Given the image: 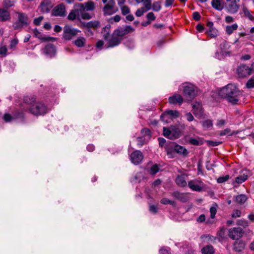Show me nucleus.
<instances>
[{
	"label": "nucleus",
	"instance_id": "obj_6",
	"mask_svg": "<svg viewBox=\"0 0 254 254\" xmlns=\"http://www.w3.org/2000/svg\"><path fill=\"white\" fill-rule=\"evenodd\" d=\"M197 94V88L192 84L184 87V95L189 101H191Z\"/></svg>",
	"mask_w": 254,
	"mask_h": 254
},
{
	"label": "nucleus",
	"instance_id": "obj_47",
	"mask_svg": "<svg viewBox=\"0 0 254 254\" xmlns=\"http://www.w3.org/2000/svg\"><path fill=\"white\" fill-rule=\"evenodd\" d=\"M14 3V0H3V6L4 7V8H8L12 6Z\"/></svg>",
	"mask_w": 254,
	"mask_h": 254
},
{
	"label": "nucleus",
	"instance_id": "obj_62",
	"mask_svg": "<svg viewBox=\"0 0 254 254\" xmlns=\"http://www.w3.org/2000/svg\"><path fill=\"white\" fill-rule=\"evenodd\" d=\"M146 18H147V19L148 20H149L150 21H154L156 19V17L154 15V14L152 12H149L147 15H146Z\"/></svg>",
	"mask_w": 254,
	"mask_h": 254
},
{
	"label": "nucleus",
	"instance_id": "obj_22",
	"mask_svg": "<svg viewBox=\"0 0 254 254\" xmlns=\"http://www.w3.org/2000/svg\"><path fill=\"white\" fill-rule=\"evenodd\" d=\"M192 111L194 115H201L203 113V108L201 104L196 102L192 105Z\"/></svg>",
	"mask_w": 254,
	"mask_h": 254
},
{
	"label": "nucleus",
	"instance_id": "obj_50",
	"mask_svg": "<svg viewBox=\"0 0 254 254\" xmlns=\"http://www.w3.org/2000/svg\"><path fill=\"white\" fill-rule=\"evenodd\" d=\"M207 144L209 146H216L222 143V141H214L212 140H206Z\"/></svg>",
	"mask_w": 254,
	"mask_h": 254
},
{
	"label": "nucleus",
	"instance_id": "obj_32",
	"mask_svg": "<svg viewBox=\"0 0 254 254\" xmlns=\"http://www.w3.org/2000/svg\"><path fill=\"white\" fill-rule=\"evenodd\" d=\"M222 0H212V6L216 10L221 11L223 9V5L221 4Z\"/></svg>",
	"mask_w": 254,
	"mask_h": 254
},
{
	"label": "nucleus",
	"instance_id": "obj_23",
	"mask_svg": "<svg viewBox=\"0 0 254 254\" xmlns=\"http://www.w3.org/2000/svg\"><path fill=\"white\" fill-rule=\"evenodd\" d=\"M86 42V40L85 38L79 36L75 40L72 42V44L78 48H82L85 46Z\"/></svg>",
	"mask_w": 254,
	"mask_h": 254
},
{
	"label": "nucleus",
	"instance_id": "obj_46",
	"mask_svg": "<svg viewBox=\"0 0 254 254\" xmlns=\"http://www.w3.org/2000/svg\"><path fill=\"white\" fill-rule=\"evenodd\" d=\"M153 10L158 12L161 9V5L160 1H155L153 2L152 7Z\"/></svg>",
	"mask_w": 254,
	"mask_h": 254
},
{
	"label": "nucleus",
	"instance_id": "obj_45",
	"mask_svg": "<svg viewBox=\"0 0 254 254\" xmlns=\"http://www.w3.org/2000/svg\"><path fill=\"white\" fill-rule=\"evenodd\" d=\"M85 10H93L95 8L94 3L92 1H89L85 3Z\"/></svg>",
	"mask_w": 254,
	"mask_h": 254
},
{
	"label": "nucleus",
	"instance_id": "obj_33",
	"mask_svg": "<svg viewBox=\"0 0 254 254\" xmlns=\"http://www.w3.org/2000/svg\"><path fill=\"white\" fill-rule=\"evenodd\" d=\"M238 25L237 23H234L231 25H227L225 28V31L227 34L230 35L233 32L238 29Z\"/></svg>",
	"mask_w": 254,
	"mask_h": 254
},
{
	"label": "nucleus",
	"instance_id": "obj_11",
	"mask_svg": "<svg viewBox=\"0 0 254 254\" xmlns=\"http://www.w3.org/2000/svg\"><path fill=\"white\" fill-rule=\"evenodd\" d=\"M51 15L55 16H65L66 11L64 4L61 3L56 6L52 10Z\"/></svg>",
	"mask_w": 254,
	"mask_h": 254
},
{
	"label": "nucleus",
	"instance_id": "obj_57",
	"mask_svg": "<svg viewBox=\"0 0 254 254\" xmlns=\"http://www.w3.org/2000/svg\"><path fill=\"white\" fill-rule=\"evenodd\" d=\"M143 1L144 5L145 7L146 8V9L145 10H146V11L151 9L152 4L150 0H145L144 1L143 0Z\"/></svg>",
	"mask_w": 254,
	"mask_h": 254
},
{
	"label": "nucleus",
	"instance_id": "obj_35",
	"mask_svg": "<svg viewBox=\"0 0 254 254\" xmlns=\"http://www.w3.org/2000/svg\"><path fill=\"white\" fill-rule=\"evenodd\" d=\"M166 112L168 116L170 117V119H172V118H176L178 117L179 115V112L176 110H170L166 111Z\"/></svg>",
	"mask_w": 254,
	"mask_h": 254
},
{
	"label": "nucleus",
	"instance_id": "obj_24",
	"mask_svg": "<svg viewBox=\"0 0 254 254\" xmlns=\"http://www.w3.org/2000/svg\"><path fill=\"white\" fill-rule=\"evenodd\" d=\"M245 247V243L242 240L236 241L234 244V250L237 252L242 251Z\"/></svg>",
	"mask_w": 254,
	"mask_h": 254
},
{
	"label": "nucleus",
	"instance_id": "obj_14",
	"mask_svg": "<svg viewBox=\"0 0 254 254\" xmlns=\"http://www.w3.org/2000/svg\"><path fill=\"white\" fill-rule=\"evenodd\" d=\"M44 54L51 58L55 56L56 54V46L53 44H48L43 49Z\"/></svg>",
	"mask_w": 254,
	"mask_h": 254
},
{
	"label": "nucleus",
	"instance_id": "obj_44",
	"mask_svg": "<svg viewBox=\"0 0 254 254\" xmlns=\"http://www.w3.org/2000/svg\"><path fill=\"white\" fill-rule=\"evenodd\" d=\"M206 33L211 37L214 38L217 36V30L214 28L209 29V30L207 31Z\"/></svg>",
	"mask_w": 254,
	"mask_h": 254
},
{
	"label": "nucleus",
	"instance_id": "obj_41",
	"mask_svg": "<svg viewBox=\"0 0 254 254\" xmlns=\"http://www.w3.org/2000/svg\"><path fill=\"white\" fill-rule=\"evenodd\" d=\"M248 179V176L245 175H240L238 176L235 179V182L237 184H242L244 182Z\"/></svg>",
	"mask_w": 254,
	"mask_h": 254
},
{
	"label": "nucleus",
	"instance_id": "obj_56",
	"mask_svg": "<svg viewBox=\"0 0 254 254\" xmlns=\"http://www.w3.org/2000/svg\"><path fill=\"white\" fill-rule=\"evenodd\" d=\"M146 10L143 7H141L137 9L135 12V15L137 17L141 16Z\"/></svg>",
	"mask_w": 254,
	"mask_h": 254
},
{
	"label": "nucleus",
	"instance_id": "obj_37",
	"mask_svg": "<svg viewBox=\"0 0 254 254\" xmlns=\"http://www.w3.org/2000/svg\"><path fill=\"white\" fill-rule=\"evenodd\" d=\"M159 165L157 164H155L150 168L149 170V173L151 175H155L157 173H158L159 171Z\"/></svg>",
	"mask_w": 254,
	"mask_h": 254
},
{
	"label": "nucleus",
	"instance_id": "obj_12",
	"mask_svg": "<svg viewBox=\"0 0 254 254\" xmlns=\"http://www.w3.org/2000/svg\"><path fill=\"white\" fill-rule=\"evenodd\" d=\"M243 230L240 227L233 228L229 231L228 235L233 240H238L241 238L244 234Z\"/></svg>",
	"mask_w": 254,
	"mask_h": 254
},
{
	"label": "nucleus",
	"instance_id": "obj_40",
	"mask_svg": "<svg viewBox=\"0 0 254 254\" xmlns=\"http://www.w3.org/2000/svg\"><path fill=\"white\" fill-rule=\"evenodd\" d=\"M243 11L245 16L248 17L250 20L253 21L254 20V16L251 14L250 11L247 7L244 6Z\"/></svg>",
	"mask_w": 254,
	"mask_h": 254
},
{
	"label": "nucleus",
	"instance_id": "obj_61",
	"mask_svg": "<svg viewBox=\"0 0 254 254\" xmlns=\"http://www.w3.org/2000/svg\"><path fill=\"white\" fill-rule=\"evenodd\" d=\"M13 117L11 116L9 114L6 113L3 116V120L5 122H9L11 121V120L13 119Z\"/></svg>",
	"mask_w": 254,
	"mask_h": 254
},
{
	"label": "nucleus",
	"instance_id": "obj_64",
	"mask_svg": "<svg viewBox=\"0 0 254 254\" xmlns=\"http://www.w3.org/2000/svg\"><path fill=\"white\" fill-rule=\"evenodd\" d=\"M18 42V41L17 39H13L10 42V45H9V48L10 49H13L15 48L16 45H17Z\"/></svg>",
	"mask_w": 254,
	"mask_h": 254
},
{
	"label": "nucleus",
	"instance_id": "obj_51",
	"mask_svg": "<svg viewBox=\"0 0 254 254\" xmlns=\"http://www.w3.org/2000/svg\"><path fill=\"white\" fill-rule=\"evenodd\" d=\"M230 178L229 175H226L223 177H220L217 179V182L221 184L227 181Z\"/></svg>",
	"mask_w": 254,
	"mask_h": 254
},
{
	"label": "nucleus",
	"instance_id": "obj_48",
	"mask_svg": "<svg viewBox=\"0 0 254 254\" xmlns=\"http://www.w3.org/2000/svg\"><path fill=\"white\" fill-rule=\"evenodd\" d=\"M246 87L248 89L254 88V75L247 81Z\"/></svg>",
	"mask_w": 254,
	"mask_h": 254
},
{
	"label": "nucleus",
	"instance_id": "obj_26",
	"mask_svg": "<svg viewBox=\"0 0 254 254\" xmlns=\"http://www.w3.org/2000/svg\"><path fill=\"white\" fill-rule=\"evenodd\" d=\"M9 12L3 8H0V20L1 21H5L10 19Z\"/></svg>",
	"mask_w": 254,
	"mask_h": 254
},
{
	"label": "nucleus",
	"instance_id": "obj_10",
	"mask_svg": "<svg viewBox=\"0 0 254 254\" xmlns=\"http://www.w3.org/2000/svg\"><path fill=\"white\" fill-rule=\"evenodd\" d=\"M205 186L200 180L195 179L188 182V187L193 191L200 192L203 190Z\"/></svg>",
	"mask_w": 254,
	"mask_h": 254
},
{
	"label": "nucleus",
	"instance_id": "obj_29",
	"mask_svg": "<svg viewBox=\"0 0 254 254\" xmlns=\"http://www.w3.org/2000/svg\"><path fill=\"white\" fill-rule=\"evenodd\" d=\"M202 254H214L215 250L212 245H207L201 250Z\"/></svg>",
	"mask_w": 254,
	"mask_h": 254
},
{
	"label": "nucleus",
	"instance_id": "obj_4",
	"mask_svg": "<svg viewBox=\"0 0 254 254\" xmlns=\"http://www.w3.org/2000/svg\"><path fill=\"white\" fill-rule=\"evenodd\" d=\"M47 106L42 102H36L29 108V112L32 114L38 116L44 115L47 113Z\"/></svg>",
	"mask_w": 254,
	"mask_h": 254
},
{
	"label": "nucleus",
	"instance_id": "obj_7",
	"mask_svg": "<svg viewBox=\"0 0 254 254\" xmlns=\"http://www.w3.org/2000/svg\"><path fill=\"white\" fill-rule=\"evenodd\" d=\"M254 72V62L249 67L246 64H241L237 68V73L239 77H245Z\"/></svg>",
	"mask_w": 254,
	"mask_h": 254
},
{
	"label": "nucleus",
	"instance_id": "obj_9",
	"mask_svg": "<svg viewBox=\"0 0 254 254\" xmlns=\"http://www.w3.org/2000/svg\"><path fill=\"white\" fill-rule=\"evenodd\" d=\"M118 10V8L116 7L115 0H109L108 3L103 8L104 16L111 15L117 12Z\"/></svg>",
	"mask_w": 254,
	"mask_h": 254
},
{
	"label": "nucleus",
	"instance_id": "obj_25",
	"mask_svg": "<svg viewBox=\"0 0 254 254\" xmlns=\"http://www.w3.org/2000/svg\"><path fill=\"white\" fill-rule=\"evenodd\" d=\"M111 25L110 24H107L105 27H104L101 30V33H105L103 34V38L105 40L109 41V39L110 37V32L111 29Z\"/></svg>",
	"mask_w": 254,
	"mask_h": 254
},
{
	"label": "nucleus",
	"instance_id": "obj_38",
	"mask_svg": "<svg viewBox=\"0 0 254 254\" xmlns=\"http://www.w3.org/2000/svg\"><path fill=\"white\" fill-rule=\"evenodd\" d=\"M163 134L166 138H168L171 139V127H170V128H168V127H164L163 128Z\"/></svg>",
	"mask_w": 254,
	"mask_h": 254
},
{
	"label": "nucleus",
	"instance_id": "obj_42",
	"mask_svg": "<svg viewBox=\"0 0 254 254\" xmlns=\"http://www.w3.org/2000/svg\"><path fill=\"white\" fill-rule=\"evenodd\" d=\"M13 118L15 119L23 120L24 118V114L22 111H16L13 114Z\"/></svg>",
	"mask_w": 254,
	"mask_h": 254
},
{
	"label": "nucleus",
	"instance_id": "obj_16",
	"mask_svg": "<svg viewBox=\"0 0 254 254\" xmlns=\"http://www.w3.org/2000/svg\"><path fill=\"white\" fill-rule=\"evenodd\" d=\"M240 0H233L226 7L227 11L231 14H235L237 13L239 8Z\"/></svg>",
	"mask_w": 254,
	"mask_h": 254
},
{
	"label": "nucleus",
	"instance_id": "obj_55",
	"mask_svg": "<svg viewBox=\"0 0 254 254\" xmlns=\"http://www.w3.org/2000/svg\"><path fill=\"white\" fill-rule=\"evenodd\" d=\"M160 119L164 122L168 123V120L170 119V118H169V116L165 111L161 114L160 116Z\"/></svg>",
	"mask_w": 254,
	"mask_h": 254
},
{
	"label": "nucleus",
	"instance_id": "obj_2",
	"mask_svg": "<svg viewBox=\"0 0 254 254\" xmlns=\"http://www.w3.org/2000/svg\"><path fill=\"white\" fill-rule=\"evenodd\" d=\"M219 94L222 98L232 105L238 104L239 99L242 96V92L236 85L232 83L222 88Z\"/></svg>",
	"mask_w": 254,
	"mask_h": 254
},
{
	"label": "nucleus",
	"instance_id": "obj_1",
	"mask_svg": "<svg viewBox=\"0 0 254 254\" xmlns=\"http://www.w3.org/2000/svg\"><path fill=\"white\" fill-rule=\"evenodd\" d=\"M134 31L130 25L119 26L115 29L107 43V48H113L120 45L127 35Z\"/></svg>",
	"mask_w": 254,
	"mask_h": 254
},
{
	"label": "nucleus",
	"instance_id": "obj_60",
	"mask_svg": "<svg viewBox=\"0 0 254 254\" xmlns=\"http://www.w3.org/2000/svg\"><path fill=\"white\" fill-rule=\"evenodd\" d=\"M7 48L5 46L0 47V55L2 57H5L7 54Z\"/></svg>",
	"mask_w": 254,
	"mask_h": 254
},
{
	"label": "nucleus",
	"instance_id": "obj_39",
	"mask_svg": "<svg viewBox=\"0 0 254 254\" xmlns=\"http://www.w3.org/2000/svg\"><path fill=\"white\" fill-rule=\"evenodd\" d=\"M218 205L216 203H214L212 206L210 208V217L211 218H214L217 212V207Z\"/></svg>",
	"mask_w": 254,
	"mask_h": 254
},
{
	"label": "nucleus",
	"instance_id": "obj_13",
	"mask_svg": "<svg viewBox=\"0 0 254 254\" xmlns=\"http://www.w3.org/2000/svg\"><path fill=\"white\" fill-rule=\"evenodd\" d=\"M143 158L142 153L139 150H135L130 155V159L131 162L135 165L140 163Z\"/></svg>",
	"mask_w": 254,
	"mask_h": 254
},
{
	"label": "nucleus",
	"instance_id": "obj_18",
	"mask_svg": "<svg viewBox=\"0 0 254 254\" xmlns=\"http://www.w3.org/2000/svg\"><path fill=\"white\" fill-rule=\"evenodd\" d=\"M36 98L34 96H27L24 97V104H25L26 107H24V109L25 111H29V108L32 107V106L34 105L36 103Z\"/></svg>",
	"mask_w": 254,
	"mask_h": 254
},
{
	"label": "nucleus",
	"instance_id": "obj_49",
	"mask_svg": "<svg viewBox=\"0 0 254 254\" xmlns=\"http://www.w3.org/2000/svg\"><path fill=\"white\" fill-rule=\"evenodd\" d=\"M141 133L144 136H147L149 138L151 137V130L148 128H143L141 130Z\"/></svg>",
	"mask_w": 254,
	"mask_h": 254
},
{
	"label": "nucleus",
	"instance_id": "obj_54",
	"mask_svg": "<svg viewBox=\"0 0 254 254\" xmlns=\"http://www.w3.org/2000/svg\"><path fill=\"white\" fill-rule=\"evenodd\" d=\"M76 14L74 10H71L68 15L67 16V19L70 20H74L76 19Z\"/></svg>",
	"mask_w": 254,
	"mask_h": 254
},
{
	"label": "nucleus",
	"instance_id": "obj_20",
	"mask_svg": "<svg viewBox=\"0 0 254 254\" xmlns=\"http://www.w3.org/2000/svg\"><path fill=\"white\" fill-rule=\"evenodd\" d=\"M183 102V97L179 94H175L169 98V102L172 104H181Z\"/></svg>",
	"mask_w": 254,
	"mask_h": 254
},
{
	"label": "nucleus",
	"instance_id": "obj_19",
	"mask_svg": "<svg viewBox=\"0 0 254 254\" xmlns=\"http://www.w3.org/2000/svg\"><path fill=\"white\" fill-rule=\"evenodd\" d=\"M172 195L176 199L184 203L189 200V197L186 194L181 193L178 191L173 192Z\"/></svg>",
	"mask_w": 254,
	"mask_h": 254
},
{
	"label": "nucleus",
	"instance_id": "obj_36",
	"mask_svg": "<svg viewBox=\"0 0 254 254\" xmlns=\"http://www.w3.org/2000/svg\"><path fill=\"white\" fill-rule=\"evenodd\" d=\"M203 128L206 129L212 127V121L210 120H206L201 122Z\"/></svg>",
	"mask_w": 254,
	"mask_h": 254
},
{
	"label": "nucleus",
	"instance_id": "obj_43",
	"mask_svg": "<svg viewBox=\"0 0 254 254\" xmlns=\"http://www.w3.org/2000/svg\"><path fill=\"white\" fill-rule=\"evenodd\" d=\"M121 19V17L119 15H116L115 16L110 18L108 19V22L110 24H113L114 22H118Z\"/></svg>",
	"mask_w": 254,
	"mask_h": 254
},
{
	"label": "nucleus",
	"instance_id": "obj_15",
	"mask_svg": "<svg viewBox=\"0 0 254 254\" xmlns=\"http://www.w3.org/2000/svg\"><path fill=\"white\" fill-rule=\"evenodd\" d=\"M176 144L177 143L175 142H169L167 143L164 146L167 155L171 158H173L175 157Z\"/></svg>",
	"mask_w": 254,
	"mask_h": 254
},
{
	"label": "nucleus",
	"instance_id": "obj_3",
	"mask_svg": "<svg viewBox=\"0 0 254 254\" xmlns=\"http://www.w3.org/2000/svg\"><path fill=\"white\" fill-rule=\"evenodd\" d=\"M80 23L81 28L83 29H85L87 31L88 36L94 35L92 29L96 30L101 27L100 22L98 20H92L87 22L80 21Z\"/></svg>",
	"mask_w": 254,
	"mask_h": 254
},
{
	"label": "nucleus",
	"instance_id": "obj_5",
	"mask_svg": "<svg viewBox=\"0 0 254 254\" xmlns=\"http://www.w3.org/2000/svg\"><path fill=\"white\" fill-rule=\"evenodd\" d=\"M80 32L79 30L72 28L70 25H66L64 27L63 39L65 41H70Z\"/></svg>",
	"mask_w": 254,
	"mask_h": 254
},
{
	"label": "nucleus",
	"instance_id": "obj_53",
	"mask_svg": "<svg viewBox=\"0 0 254 254\" xmlns=\"http://www.w3.org/2000/svg\"><path fill=\"white\" fill-rule=\"evenodd\" d=\"M170 248L168 247L162 248L159 250V254H171Z\"/></svg>",
	"mask_w": 254,
	"mask_h": 254
},
{
	"label": "nucleus",
	"instance_id": "obj_52",
	"mask_svg": "<svg viewBox=\"0 0 254 254\" xmlns=\"http://www.w3.org/2000/svg\"><path fill=\"white\" fill-rule=\"evenodd\" d=\"M122 13L123 15H126L130 13V11L129 7L127 5H124L121 7Z\"/></svg>",
	"mask_w": 254,
	"mask_h": 254
},
{
	"label": "nucleus",
	"instance_id": "obj_27",
	"mask_svg": "<svg viewBox=\"0 0 254 254\" xmlns=\"http://www.w3.org/2000/svg\"><path fill=\"white\" fill-rule=\"evenodd\" d=\"M176 153L182 155L185 157L187 156L189 154V152L186 148L178 144L176 145Z\"/></svg>",
	"mask_w": 254,
	"mask_h": 254
},
{
	"label": "nucleus",
	"instance_id": "obj_59",
	"mask_svg": "<svg viewBox=\"0 0 254 254\" xmlns=\"http://www.w3.org/2000/svg\"><path fill=\"white\" fill-rule=\"evenodd\" d=\"M237 223L238 225L242 226L244 227L247 226L248 224V221L245 219L238 220Z\"/></svg>",
	"mask_w": 254,
	"mask_h": 254
},
{
	"label": "nucleus",
	"instance_id": "obj_63",
	"mask_svg": "<svg viewBox=\"0 0 254 254\" xmlns=\"http://www.w3.org/2000/svg\"><path fill=\"white\" fill-rule=\"evenodd\" d=\"M77 8V11H84L85 10V7L84 4L78 3L75 5Z\"/></svg>",
	"mask_w": 254,
	"mask_h": 254
},
{
	"label": "nucleus",
	"instance_id": "obj_21",
	"mask_svg": "<svg viewBox=\"0 0 254 254\" xmlns=\"http://www.w3.org/2000/svg\"><path fill=\"white\" fill-rule=\"evenodd\" d=\"M181 129L176 126L171 127V139L174 140L179 138L181 136Z\"/></svg>",
	"mask_w": 254,
	"mask_h": 254
},
{
	"label": "nucleus",
	"instance_id": "obj_17",
	"mask_svg": "<svg viewBox=\"0 0 254 254\" xmlns=\"http://www.w3.org/2000/svg\"><path fill=\"white\" fill-rule=\"evenodd\" d=\"M53 7V4L51 0H43L39 8L42 13H48L50 9Z\"/></svg>",
	"mask_w": 254,
	"mask_h": 254
},
{
	"label": "nucleus",
	"instance_id": "obj_28",
	"mask_svg": "<svg viewBox=\"0 0 254 254\" xmlns=\"http://www.w3.org/2000/svg\"><path fill=\"white\" fill-rule=\"evenodd\" d=\"M217 236L218 237H215L214 239H217L219 242L225 239L226 238V229L223 227H221L219 231L217 233Z\"/></svg>",
	"mask_w": 254,
	"mask_h": 254
},
{
	"label": "nucleus",
	"instance_id": "obj_34",
	"mask_svg": "<svg viewBox=\"0 0 254 254\" xmlns=\"http://www.w3.org/2000/svg\"><path fill=\"white\" fill-rule=\"evenodd\" d=\"M189 142L190 144L195 146H199L203 143V141L200 138H198V139L190 138L189 140Z\"/></svg>",
	"mask_w": 254,
	"mask_h": 254
},
{
	"label": "nucleus",
	"instance_id": "obj_30",
	"mask_svg": "<svg viewBox=\"0 0 254 254\" xmlns=\"http://www.w3.org/2000/svg\"><path fill=\"white\" fill-rule=\"evenodd\" d=\"M176 183L178 186L181 187H185L187 185L185 178L183 175L177 176L176 179Z\"/></svg>",
	"mask_w": 254,
	"mask_h": 254
},
{
	"label": "nucleus",
	"instance_id": "obj_31",
	"mask_svg": "<svg viewBox=\"0 0 254 254\" xmlns=\"http://www.w3.org/2000/svg\"><path fill=\"white\" fill-rule=\"evenodd\" d=\"M248 197L246 195L241 194L237 195L235 197L234 201L240 204H244L247 200Z\"/></svg>",
	"mask_w": 254,
	"mask_h": 254
},
{
	"label": "nucleus",
	"instance_id": "obj_58",
	"mask_svg": "<svg viewBox=\"0 0 254 254\" xmlns=\"http://www.w3.org/2000/svg\"><path fill=\"white\" fill-rule=\"evenodd\" d=\"M142 177V174L141 173H137L136 174L133 178L132 181L136 183V182H140L141 180L140 178Z\"/></svg>",
	"mask_w": 254,
	"mask_h": 254
},
{
	"label": "nucleus",
	"instance_id": "obj_8",
	"mask_svg": "<svg viewBox=\"0 0 254 254\" xmlns=\"http://www.w3.org/2000/svg\"><path fill=\"white\" fill-rule=\"evenodd\" d=\"M28 17L27 15L24 13H19L18 19L13 24V27L14 30L18 29L24 26H27L28 25Z\"/></svg>",
	"mask_w": 254,
	"mask_h": 254
}]
</instances>
